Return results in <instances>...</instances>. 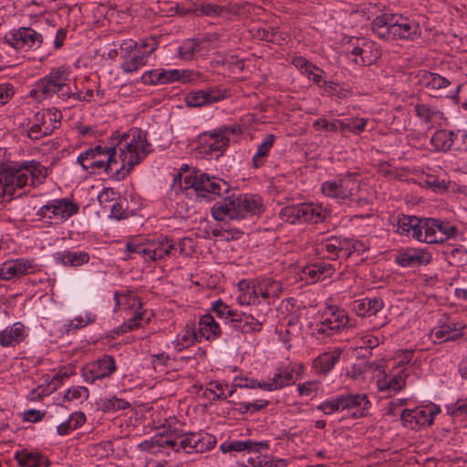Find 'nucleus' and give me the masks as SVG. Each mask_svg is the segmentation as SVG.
Returning a JSON list of instances; mask_svg holds the SVG:
<instances>
[{"instance_id": "7", "label": "nucleus", "mask_w": 467, "mask_h": 467, "mask_svg": "<svg viewBox=\"0 0 467 467\" xmlns=\"http://www.w3.org/2000/svg\"><path fill=\"white\" fill-rule=\"evenodd\" d=\"M418 78L420 86L431 97L457 99L461 86L456 85L453 89H450L452 84L448 78L426 70L419 72Z\"/></svg>"}, {"instance_id": "14", "label": "nucleus", "mask_w": 467, "mask_h": 467, "mask_svg": "<svg viewBox=\"0 0 467 467\" xmlns=\"http://www.w3.org/2000/svg\"><path fill=\"white\" fill-rule=\"evenodd\" d=\"M321 250L328 259L336 260L340 256L349 257L358 248L357 243L351 239L331 236L321 244Z\"/></svg>"}, {"instance_id": "30", "label": "nucleus", "mask_w": 467, "mask_h": 467, "mask_svg": "<svg viewBox=\"0 0 467 467\" xmlns=\"http://www.w3.org/2000/svg\"><path fill=\"white\" fill-rule=\"evenodd\" d=\"M240 294L237 296V301L241 305H255L259 303L258 296V284L254 285L246 280H242L238 284Z\"/></svg>"}, {"instance_id": "35", "label": "nucleus", "mask_w": 467, "mask_h": 467, "mask_svg": "<svg viewBox=\"0 0 467 467\" xmlns=\"http://www.w3.org/2000/svg\"><path fill=\"white\" fill-rule=\"evenodd\" d=\"M175 71L154 69L144 73L141 76V81L149 85H161L172 82V77L176 75Z\"/></svg>"}, {"instance_id": "16", "label": "nucleus", "mask_w": 467, "mask_h": 467, "mask_svg": "<svg viewBox=\"0 0 467 467\" xmlns=\"http://www.w3.org/2000/svg\"><path fill=\"white\" fill-rule=\"evenodd\" d=\"M116 369L115 360L111 356H103L96 361L86 365L82 374L86 380L93 382L96 379L109 376Z\"/></svg>"}, {"instance_id": "58", "label": "nucleus", "mask_w": 467, "mask_h": 467, "mask_svg": "<svg viewBox=\"0 0 467 467\" xmlns=\"http://www.w3.org/2000/svg\"><path fill=\"white\" fill-rule=\"evenodd\" d=\"M448 412L453 417L467 414V399L459 400L454 404L448 406Z\"/></svg>"}, {"instance_id": "1", "label": "nucleus", "mask_w": 467, "mask_h": 467, "mask_svg": "<svg viewBox=\"0 0 467 467\" xmlns=\"http://www.w3.org/2000/svg\"><path fill=\"white\" fill-rule=\"evenodd\" d=\"M371 28L379 37L386 40H414L420 36V26L417 22L397 14L376 16Z\"/></svg>"}, {"instance_id": "31", "label": "nucleus", "mask_w": 467, "mask_h": 467, "mask_svg": "<svg viewBox=\"0 0 467 467\" xmlns=\"http://www.w3.org/2000/svg\"><path fill=\"white\" fill-rule=\"evenodd\" d=\"M275 140V136L273 134H268L261 144L258 145L255 153L252 158L251 165L254 169H258L263 167L266 160L269 156V152L274 146Z\"/></svg>"}, {"instance_id": "22", "label": "nucleus", "mask_w": 467, "mask_h": 467, "mask_svg": "<svg viewBox=\"0 0 467 467\" xmlns=\"http://www.w3.org/2000/svg\"><path fill=\"white\" fill-rule=\"evenodd\" d=\"M265 321V319L255 318L250 314L238 313L230 328L244 334L260 332Z\"/></svg>"}, {"instance_id": "32", "label": "nucleus", "mask_w": 467, "mask_h": 467, "mask_svg": "<svg viewBox=\"0 0 467 467\" xmlns=\"http://www.w3.org/2000/svg\"><path fill=\"white\" fill-rule=\"evenodd\" d=\"M197 332L201 338L204 337L207 340H211L215 339L221 334V329L211 314H206L200 318Z\"/></svg>"}, {"instance_id": "49", "label": "nucleus", "mask_w": 467, "mask_h": 467, "mask_svg": "<svg viewBox=\"0 0 467 467\" xmlns=\"http://www.w3.org/2000/svg\"><path fill=\"white\" fill-rule=\"evenodd\" d=\"M145 63L146 56L144 54L140 55V51H136V53L130 57L129 61L123 62L121 64V68L124 72L131 73L136 71L140 67L145 65Z\"/></svg>"}, {"instance_id": "59", "label": "nucleus", "mask_w": 467, "mask_h": 467, "mask_svg": "<svg viewBox=\"0 0 467 467\" xmlns=\"http://www.w3.org/2000/svg\"><path fill=\"white\" fill-rule=\"evenodd\" d=\"M35 454H36V452L29 451L28 450L24 449L21 451H17L15 453V458L20 466L28 467L32 458L35 457Z\"/></svg>"}, {"instance_id": "41", "label": "nucleus", "mask_w": 467, "mask_h": 467, "mask_svg": "<svg viewBox=\"0 0 467 467\" xmlns=\"http://www.w3.org/2000/svg\"><path fill=\"white\" fill-rule=\"evenodd\" d=\"M439 412L438 409L426 407L415 409L414 417H416L417 426H429L433 422L434 417Z\"/></svg>"}, {"instance_id": "55", "label": "nucleus", "mask_w": 467, "mask_h": 467, "mask_svg": "<svg viewBox=\"0 0 467 467\" xmlns=\"http://www.w3.org/2000/svg\"><path fill=\"white\" fill-rule=\"evenodd\" d=\"M321 189H322V192L327 196L340 199V197H339L340 188H339V185L337 182V179L335 181L325 182L322 184Z\"/></svg>"}, {"instance_id": "60", "label": "nucleus", "mask_w": 467, "mask_h": 467, "mask_svg": "<svg viewBox=\"0 0 467 467\" xmlns=\"http://www.w3.org/2000/svg\"><path fill=\"white\" fill-rule=\"evenodd\" d=\"M313 127L316 130H323L326 131H337L336 119L328 121L327 119L320 118L314 121Z\"/></svg>"}, {"instance_id": "15", "label": "nucleus", "mask_w": 467, "mask_h": 467, "mask_svg": "<svg viewBox=\"0 0 467 467\" xmlns=\"http://www.w3.org/2000/svg\"><path fill=\"white\" fill-rule=\"evenodd\" d=\"M427 218H418L411 215L399 216L397 222V232L402 235L424 242L425 223Z\"/></svg>"}, {"instance_id": "40", "label": "nucleus", "mask_w": 467, "mask_h": 467, "mask_svg": "<svg viewBox=\"0 0 467 467\" xmlns=\"http://www.w3.org/2000/svg\"><path fill=\"white\" fill-rule=\"evenodd\" d=\"M211 310L215 313L219 318L224 319L225 326H228L229 327L238 314L237 311L232 310L230 306L224 304L222 300L215 301L213 304Z\"/></svg>"}, {"instance_id": "36", "label": "nucleus", "mask_w": 467, "mask_h": 467, "mask_svg": "<svg viewBox=\"0 0 467 467\" xmlns=\"http://www.w3.org/2000/svg\"><path fill=\"white\" fill-rule=\"evenodd\" d=\"M258 290L260 296L264 299L276 298L279 297L283 285L280 282L272 278H265L258 281Z\"/></svg>"}, {"instance_id": "13", "label": "nucleus", "mask_w": 467, "mask_h": 467, "mask_svg": "<svg viewBox=\"0 0 467 467\" xmlns=\"http://www.w3.org/2000/svg\"><path fill=\"white\" fill-rule=\"evenodd\" d=\"M424 243H443L456 234L457 228L449 223H443L438 219L427 218L425 223Z\"/></svg>"}, {"instance_id": "45", "label": "nucleus", "mask_w": 467, "mask_h": 467, "mask_svg": "<svg viewBox=\"0 0 467 467\" xmlns=\"http://www.w3.org/2000/svg\"><path fill=\"white\" fill-rule=\"evenodd\" d=\"M459 329H467V327L464 325H461L460 323H448L441 326L436 330L431 331V337H433V342H444L443 339L451 333L452 330Z\"/></svg>"}, {"instance_id": "9", "label": "nucleus", "mask_w": 467, "mask_h": 467, "mask_svg": "<svg viewBox=\"0 0 467 467\" xmlns=\"http://www.w3.org/2000/svg\"><path fill=\"white\" fill-rule=\"evenodd\" d=\"M348 46L352 47L349 52L355 57L353 61L362 66L376 63L381 56L379 45L366 38L352 37L348 41Z\"/></svg>"}, {"instance_id": "27", "label": "nucleus", "mask_w": 467, "mask_h": 467, "mask_svg": "<svg viewBox=\"0 0 467 467\" xmlns=\"http://www.w3.org/2000/svg\"><path fill=\"white\" fill-rule=\"evenodd\" d=\"M294 368H286L281 370L277 374H275L274 378L271 379L268 382H265L264 384H258V387L262 389L272 391L289 386L295 383L296 381V379H294Z\"/></svg>"}, {"instance_id": "20", "label": "nucleus", "mask_w": 467, "mask_h": 467, "mask_svg": "<svg viewBox=\"0 0 467 467\" xmlns=\"http://www.w3.org/2000/svg\"><path fill=\"white\" fill-rule=\"evenodd\" d=\"M33 268V263L25 258H18L12 262H7L0 267V279L11 280L19 278L26 275Z\"/></svg>"}, {"instance_id": "28", "label": "nucleus", "mask_w": 467, "mask_h": 467, "mask_svg": "<svg viewBox=\"0 0 467 467\" xmlns=\"http://www.w3.org/2000/svg\"><path fill=\"white\" fill-rule=\"evenodd\" d=\"M55 259L66 266H79L87 264L89 260V254L87 252L62 251L54 254Z\"/></svg>"}, {"instance_id": "62", "label": "nucleus", "mask_w": 467, "mask_h": 467, "mask_svg": "<svg viewBox=\"0 0 467 467\" xmlns=\"http://www.w3.org/2000/svg\"><path fill=\"white\" fill-rule=\"evenodd\" d=\"M349 120V132L354 134L361 133L366 127L367 119L359 118L348 119Z\"/></svg>"}, {"instance_id": "42", "label": "nucleus", "mask_w": 467, "mask_h": 467, "mask_svg": "<svg viewBox=\"0 0 467 467\" xmlns=\"http://www.w3.org/2000/svg\"><path fill=\"white\" fill-rule=\"evenodd\" d=\"M201 42L198 39H187L179 47V57L182 60H191L200 51Z\"/></svg>"}, {"instance_id": "51", "label": "nucleus", "mask_w": 467, "mask_h": 467, "mask_svg": "<svg viewBox=\"0 0 467 467\" xmlns=\"http://www.w3.org/2000/svg\"><path fill=\"white\" fill-rule=\"evenodd\" d=\"M58 87L59 84H54L50 79L45 77L38 82L36 92H41L45 99L51 98L57 93Z\"/></svg>"}, {"instance_id": "18", "label": "nucleus", "mask_w": 467, "mask_h": 467, "mask_svg": "<svg viewBox=\"0 0 467 467\" xmlns=\"http://www.w3.org/2000/svg\"><path fill=\"white\" fill-rule=\"evenodd\" d=\"M224 98L225 94L222 90L207 88L187 93L184 100L188 107L201 108L222 100Z\"/></svg>"}, {"instance_id": "8", "label": "nucleus", "mask_w": 467, "mask_h": 467, "mask_svg": "<svg viewBox=\"0 0 467 467\" xmlns=\"http://www.w3.org/2000/svg\"><path fill=\"white\" fill-rule=\"evenodd\" d=\"M5 42L16 50H35L43 43V36L31 27H19L5 36Z\"/></svg>"}, {"instance_id": "39", "label": "nucleus", "mask_w": 467, "mask_h": 467, "mask_svg": "<svg viewBox=\"0 0 467 467\" xmlns=\"http://www.w3.org/2000/svg\"><path fill=\"white\" fill-rule=\"evenodd\" d=\"M324 320L316 325L313 334L330 337L342 329L328 315H324Z\"/></svg>"}, {"instance_id": "10", "label": "nucleus", "mask_w": 467, "mask_h": 467, "mask_svg": "<svg viewBox=\"0 0 467 467\" xmlns=\"http://www.w3.org/2000/svg\"><path fill=\"white\" fill-rule=\"evenodd\" d=\"M210 440V437H201L196 433H188L176 438H171V442L175 443V445L169 446V448L173 450L175 452H179L181 451L187 453H192L193 451L202 452L213 447L215 441H213L212 442Z\"/></svg>"}, {"instance_id": "53", "label": "nucleus", "mask_w": 467, "mask_h": 467, "mask_svg": "<svg viewBox=\"0 0 467 467\" xmlns=\"http://www.w3.org/2000/svg\"><path fill=\"white\" fill-rule=\"evenodd\" d=\"M171 71H175L177 74L172 77L173 81H181L182 83L194 82L198 79L199 74L197 72L192 70H178V69H171Z\"/></svg>"}, {"instance_id": "44", "label": "nucleus", "mask_w": 467, "mask_h": 467, "mask_svg": "<svg viewBox=\"0 0 467 467\" xmlns=\"http://www.w3.org/2000/svg\"><path fill=\"white\" fill-rule=\"evenodd\" d=\"M324 315H328L342 329L351 327V325H349V318L347 312L338 306H327L324 311Z\"/></svg>"}, {"instance_id": "29", "label": "nucleus", "mask_w": 467, "mask_h": 467, "mask_svg": "<svg viewBox=\"0 0 467 467\" xmlns=\"http://www.w3.org/2000/svg\"><path fill=\"white\" fill-rule=\"evenodd\" d=\"M383 307L382 300L379 298H363L353 303V309L360 317L376 315Z\"/></svg>"}, {"instance_id": "46", "label": "nucleus", "mask_w": 467, "mask_h": 467, "mask_svg": "<svg viewBox=\"0 0 467 467\" xmlns=\"http://www.w3.org/2000/svg\"><path fill=\"white\" fill-rule=\"evenodd\" d=\"M279 215L284 222L288 223H301V204L286 206L280 211Z\"/></svg>"}, {"instance_id": "63", "label": "nucleus", "mask_w": 467, "mask_h": 467, "mask_svg": "<svg viewBox=\"0 0 467 467\" xmlns=\"http://www.w3.org/2000/svg\"><path fill=\"white\" fill-rule=\"evenodd\" d=\"M14 95V87L9 83L0 85V105L7 102L8 99Z\"/></svg>"}, {"instance_id": "64", "label": "nucleus", "mask_w": 467, "mask_h": 467, "mask_svg": "<svg viewBox=\"0 0 467 467\" xmlns=\"http://www.w3.org/2000/svg\"><path fill=\"white\" fill-rule=\"evenodd\" d=\"M318 389V384L314 381H307L303 384H299L297 387V390L300 395L309 396L312 393L316 392Z\"/></svg>"}, {"instance_id": "56", "label": "nucleus", "mask_w": 467, "mask_h": 467, "mask_svg": "<svg viewBox=\"0 0 467 467\" xmlns=\"http://www.w3.org/2000/svg\"><path fill=\"white\" fill-rule=\"evenodd\" d=\"M84 396L85 399L88 397V390L85 387H78L67 389L64 395V400L72 401L80 399Z\"/></svg>"}, {"instance_id": "12", "label": "nucleus", "mask_w": 467, "mask_h": 467, "mask_svg": "<svg viewBox=\"0 0 467 467\" xmlns=\"http://www.w3.org/2000/svg\"><path fill=\"white\" fill-rule=\"evenodd\" d=\"M227 128L218 129L213 131L204 132L201 136L202 149L205 154H215V158H219L229 146V138L226 133Z\"/></svg>"}, {"instance_id": "47", "label": "nucleus", "mask_w": 467, "mask_h": 467, "mask_svg": "<svg viewBox=\"0 0 467 467\" xmlns=\"http://www.w3.org/2000/svg\"><path fill=\"white\" fill-rule=\"evenodd\" d=\"M148 249H149V244L145 245V244L138 243L137 240L132 239V240L129 241L126 244V253L128 254V255L125 256L123 259L127 260V259L132 258L131 254H136L141 255L146 262H149Z\"/></svg>"}, {"instance_id": "6", "label": "nucleus", "mask_w": 467, "mask_h": 467, "mask_svg": "<svg viewBox=\"0 0 467 467\" xmlns=\"http://www.w3.org/2000/svg\"><path fill=\"white\" fill-rule=\"evenodd\" d=\"M78 203L67 198L54 199L41 206L36 213L39 220L50 224H60L78 213Z\"/></svg>"}, {"instance_id": "19", "label": "nucleus", "mask_w": 467, "mask_h": 467, "mask_svg": "<svg viewBox=\"0 0 467 467\" xmlns=\"http://www.w3.org/2000/svg\"><path fill=\"white\" fill-rule=\"evenodd\" d=\"M340 397L342 410H353L352 416L355 419L362 418L368 414L371 402L366 394H348L340 395Z\"/></svg>"}, {"instance_id": "2", "label": "nucleus", "mask_w": 467, "mask_h": 467, "mask_svg": "<svg viewBox=\"0 0 467 467\" xmlns=\"http://www.w3.org/2000/svg\"><path fill=\"white\" fill-rule=\"evenodd\" d=\"M264 211L262 198L253 194H233L227 197L224 203L216 204L212 209L213 217L216 221L243 219L248 215H257Z\"/></svg>"}, {"instance_id": "43", "label": "nucleus", "mask_w": 467, "mask_h": 467, "mask_svg": "<svg viewBox=\"0 0 467 467\" xmlns=\"http://www.w3.org/2000/svg\"><path fill=\"white\" fill-rule=\"evenodd\" d=\"M424 254L420 252H405L396 257V263L403 267L419 265L423 262Z\"/></svg>"}, {"instance_id": "26", "label": "nucleus", "mask_w": 467, "mask_h": 467, "mask_svg": "<svg viewBox=\"0 0 467 467\" xmlns=\"http://www.w3.org/2000/svg\"><path fill=\"white\" fill-rule=\"evenodd\" d=\"M26 337L25 326L21 322L15 323L12 327L0 331V345L10 347L20 343Z\"/></svg>"}, {"instance_id": "61", "label": "nucleus", "mask_w": 467, "mask_h": 467, "mask_svg": "<svg viewBox=\"0 0 467 467\" xmlns=\"http://www.w3.org/2000/svg\"><path fill=\"white\" fill-rule=\"evenodd\" d=\"M120 50L124 55L122 57H127L130 55V57L136 53V51H140V47H138V44L132 40V39H127L122 41L119 47Z\"/></svg>"}, {"instance_id": "34", "label": "nucleus", "mask_w": 467, "mask_h": 467, "mask_svg": "<svg viewBox=\"0 0 467 467\" xmlns=\"http://www.w3.org/2000/svg\"><path fill=\"white\" fill-rule=\"evenodd\" d=\"M115 195L114 188H104L98 196L103 213H109L110 218H117V199Z\"/></svg>"}, {"instance_id": "52", "label": "nucleus", "mask_w": 467, "mask_h": 467, "mask_svg": "<svg viewBox=\"0 0 467 467\" xmlns=\"http://www.w3.org/2000/svg\"><path fill=\"white\" fill-rule=\"evenodd\" d=\"M317 409L327 415H330L335 411L342 410L341 397L337 396L336 399L325 401L319 404Z\"/></svg>"}, {"instance_id": "4", "label": "nucleus", "mask_w": 467, "mask_h": 467, "mask_svg": "<svg viewBox=\"0 0 467 467\" xmlns=\"http://www.w3.org/2000/svg\"><path fill=\"white\" fill-rule=\"evenodd\" d=\"M119 146L122 166L119 169V174L123 171L125 177L132 168L143 160L149 153L150 144L146 140V135L140 129H131L129 132L119 136Z\"/></svg>"}, {"instance_id": "50", "label": "nucleus", "mask_w": 467, "mask_h": 467, "mask_svg": "<svg viewBox=\"0 0 467 467\" xmlns=\"http://www.w3.org/2000/svg\"><path fill=\"white\" fill-rule=\"evenodd\" d=\"M405 386V379L402 376H394L392 378H385L379 383L380 390L398 391Z\"/></svg>"}, {"instance_id": "33", "label": "nucleus", "mask_w": 467, "mask_h": 467, "mask_svg": "<svg viewBox=\"0 0 467 467\" xmlns=\"http://www.w3.org/2000/svg\"><path fill=\"white\" fill-rule=\"evenodd\" d=\"M175 443L171 442V437L159 434L155 435L150 440H146L137 445L140 451H145L151 453H157L162 451L165 447L174 446Z\"/></svg>"}, {"instance_id": "54", "label": "nucleus", "mask_w": 467, "mask_h": 467, "mask_svg": "<svg viewBox=\"0 0 467 467\" xmlns=\"http://www.w3.org/2000/svg\"><path fill=\"white\" fill-rule=\"evenodd\" d=\"M106 153L109 155L108 157V160L105 161H92L89 165H88V168H92V169H105L106 171H108L109 165L111 162H116L114 157H115V154H116V147L115 146H112V147H109Z\"/></svg>"}, {"instance_id": "11", "label": "nucleus", "mask_w": 467, "mask_h": 467, "mask_svg": "<svg viewBox=\"0 0 467 467\" xmlns=\"http://www.w3.org/2000/svg\"><path fill=\"white\" fill-rule=\"evenodd\" d=\"M195 183L197 184V194L207 200H213L215 197L221 196L222 192L227 193L230 191V185L225 181L203 172L198 175Z\"/></svg>"}, {"instance_id": "17", "label": "nucleus", "mask_w": 467, "mask_h": 467, "mask_svg": "<svg viewBox=\"0 0 467 467\" xmlns=\"http://www.w3.org/2000/svg\"><path fill=\"white\" fill-rule=\"evenodd\" d=\"M459 137L466 138L467 134L462 130L454 132L440 130L432 135L431 141L432 146L438 150L447 151L451 149L462 150L463 145L459 143Z\"/></svg>"}, {"instance_id": "37", "label": "nucleus", "mask_w": 467, "mask_h": 467, "mask_svg": "<svg viewBox=\"0 0 467 467\" xmlns=\"http://www.w3.org/2000/svg\"><path fill=\"white\" fill-rule=\"evenodd\" d=\"M340 188V199H348L354 195L359 189V181L353 174H347L337 179Z\"/></svg>"}, {"instance_id": "38", "label": "nucleus", "mask_w": 467, "mask_h": 467, "mask_svg": "<svg viewBox=\"0 0 467 467\" xmlns=\"http://www.w3.org/2000/svg\"><path fill=\"white\" fill-rule=\"evenodd\" d=\"M416 116L426 124H432L442 118V112L427 104L415 106Z\"/></svg>"}, {"instance_id": "25", "label": "nucleus", "mask_w": 467, "mask_h": 467, "mask_svg": "<svg viewBox=\"0 0 467 467\" xmlns=\"http://www.w3.org/2000/svg\"><path fill=\"white\" fill-rule=\"evenodd\" d=\"M174 249L175 246L171 240L167 237H161L156 242L149 244V262L164 259L170 256Z\"/></svg>"}, {"instance_id": "48", "label": "nucleus", "mask_w": 467, "mask_h": 467, "mask_svg": "<svg viewBox=\"0 0 467 467\" xmlns=\"http://www.w3.org/2000/svg\"><path fill=\"white\" fill-rule=\"evenodd\" d=\"M130 202H129L126 198H120V196H119V220L133 215L137 210L136 201L133 200L132 195H130Z\"/></svg>"}, {"instance_id": "21", "label": "nucleus", "mask_w": 467, "mask_h": 467, "mask_svg": "<svg viewBox=\"0 0 467 467\" xmlns=\"http://www.w3.org/2000/svg\"><path fill=\"white\" fill-rule=\"evenodd\" d=\"M342 350L335 348L330 352H324L317 357L312 362V368L317 374L327 375L338 362Z\"/></svg>"}, {"instance_id": "5", "label": "nucleus", "mask_w": 467, "mask_h": 467, "mask_svg": "<svg viewBox=\"0 0 467 467\" xmlns=\"http://www.w3.org/2000/svg\"><path fill=\"white\" fill-rule=\"evenodd\" d=\"M119 310L121 311L123 318L127 319L119 326V334L126 333L141 326L145 311L142 309L140 299L133 291L119 292Z\"/></svg>"}, {"instance_id": "57", "label": "nucleus", "mask_w": 467, "mask_h": 467, "mask_svg": "<svg viewBox=\"0 0 467 467\" xmlns=\"http://www.w3.org/2000/svg\"><path fill=\"white\" fill-rule=\"evenodd\" d=\"M47 78L50 79L54 84H63L64 82H69V74L63 69H53Z\"/></svg>"}, {"instance_id": "23", "label": "nucleus", "mask_w": 467, "mask_h": 467, "mask_svg": "<svg viewBox=\"0 0 467 467\" xmlns=\"http://www.w3.org/2000/svg\"><path fill=\"white\" fill-rule=\"evenodd\" d=\"M61 118V111L48 109L37 112L35 115V121L42 128L44 135H50L57 128V124L60 123Z\"/></svg>"}, {"instance_id": "24", "label": "nucleus", "mask_w": 467, "mask_h": 467, "mask_svg": "<svg viewBox=\"0 0 467 467\" xmlns=\"http://www.w3.org/2000/svg\"><path fill=\"white\" fill-rule=\"evenodd\" d=\"M302 223H317L330 216V211L317 203H301Z\"/></svg>"}, {"instance_id": "3", "label": "nucleus", "mask_w": 467, "mask_h": 467, "mask_svg": "<svg viewBox=\"0 0 467 467\" xmlns=\"http://www.w3.org/2000/svg\"><path fill=\"white\" fill-rule=\"evenodd\" d=\"M45 167L36 161H26L18 167H4L0 171V202L5 197L11 200L16 189H22L27 182L29 176L37 178L42 175Z\"/></svg>"}]
</instances>
